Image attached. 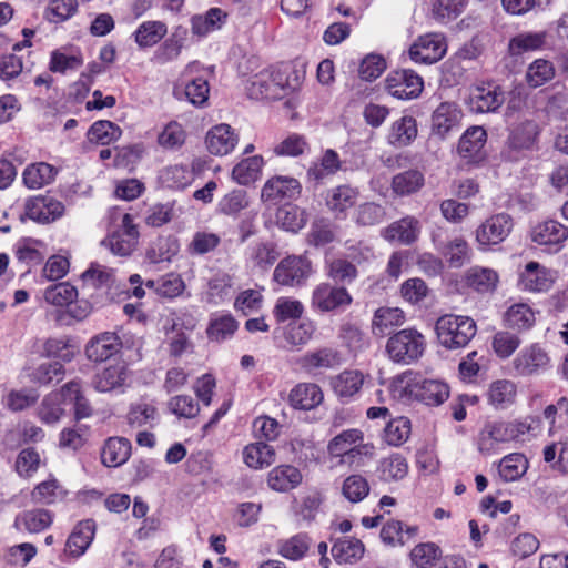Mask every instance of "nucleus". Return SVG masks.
<instances>
[{
  "label": "nucleus",
  "mask_w": 568,
  "mask_h": 568,
  "mask_svg": "<svg viewBox=\"0 0 568 568\" xmlns=\"http://www.w3.org/2000/svg\"><path fill=\"white\" fill-rule=\"evenodd\" d=\"M52 515L45 509H30L18 514L13 527L19 531L38 534L50 527Z\"/></svg>",
  "instance_id": "obj_24"
},
{
  "label": "nucleus",
  "mask_w": 568,
  "mask_h": 568,
  "mask_svg": "<svg viewBox=\"0 0 568 568\" xmlns=\"http://www.w3.org/2000/svg\"><path fill=\"white\" fill-rule=\"evenodd\" d=\"M26 215L40 223H50L62 216L64 205L50 195H40L26 202Z\"/></svg>",
  "instance_id": "obj_12"
},
{
  "label": "nucleus",
  "mask_w": 568,
  "mask_h": 568,
  "mask_svg": "<svg viewBox=\"0 0 568 568\" xmlns=\"http://www.w3.org/2000/svg\"><path fill=\"white\" fill-rule=\"evenodd\" d=\"M389 355H423L426 349L425 336L415 328H405L389 337Z\"/></svg>",
  "instance_id": "obj_11"
},
{
  "label": "nucleus",
  "mask_w": 568,
  "mask_h": 568,
  "mask_svg": "<svg viewBox=\"0 0 568 568\" xmlns=\"http://www.w3.org/2000/svg\"><path fill=\"white\" fill-rule=\"evenodd\" d=\"M95 532V525L92 520L79 523L69 536L64 554L72 558L81 557L91 545Z\"/></svg>",
  "instance_id": "obj_19"
},
{
  "label": "nucleus",
  "mask_w": 568,
  "mask_h": 568,
  "mask_svg": "<svg viewBox=\"0 0 568 568\" xmlns=\"http://www.w3.org/2000/svg\"><path fill=\"white\" fill-rule=\"evenodd\" d=\"M410 432V420L400 416L387 423L384 429V439L390 446H400L409 438Z\"/></svg>",
  "instance_id": "obj_55"
},
{
  "label": "nucleus",
  "mask_w": 568,
  "mask_h": 568,
  "mask_svg": "<svg viewBox=\"0 0 568 568\" xmlns=\"http://www.w3.org/2000/svg\"><path fill=\"white\" fill-rule=\"evenodd\" d=\"M83 64V57L79 51L68 53L64 50H54L51 53L49 70L51 72L65 73L77 70Z\"/></svg>",
  "instance_id": "obj_57"
},
{
  "label": "nucleus",
  "mask_w": 568,
  "mask_h": 568,
  "mask_svg": "<svg viewBox=\"0 0 568 568\" xmlns=\"http://www.w3.org/2000/svg\"><path fill=\"white\" fill-rule=\"evenodd\" d=\"M460 118L462 112L455 103H440L432 116L433 131L443 138L459 124Z\"/></svg>",
  "instance_id": "obj_27"
},
{
  "label": "nucleus",
  "mask_w": 568,
  "mask_h": 568,
  "mask_svg": "<svg viewBox=\"0 0 568 568\" xmlns=\"http://www.w3.org/2000/svg\"><path fill=\"white\" fill-rule=\"evenodd\" d=\"M486 131L481 126L468 129L458 142L457 151L467 162H479L485 158Z\"/></svg>",
  "instance_id": "obj_15"
},
{
  "label": "nucleus",
  "mask_w": 568,
  "mask_h": 568,
  "mask_svg": "<svg viewBox=\"0 0 568 568\" xmlns=\"http://www.w3.org/2000/svg\"><path fill=\"white\" fill-rule=\"evenodd\" d=\"M442 252L453 267H462L470 260L471 255V250L463 237L449 241Z\"/></svg>",
  "instance_id": "obj_61"
},
{
  "label": "nucleus",
  "mask_w": 568,
  "mask_h": 568,
  "mask_svg": "<svg viewBox=\"0 0 568 568\" xmlns=\"http://www.w3.org/2000/svg\"><path fill=\"white\" fill-rule=\"evenodd\" d=\"M465 0H434L432 3V17L440 22L447 23L456 19L464 10Z\"/></svg>",
  "instance_id": "obj_60"
},
{
  "label": "nucleus",
  "mask_w": 568,
  "mask_h": 568,
  "mask_svg": "<svg viewBox=\"0 0 568 568\" xmlns=\"http://www.w3.org/2000/svg\"><path fill=\"white\" fill-rule=\"evenodd\" d=\"M357 275L356 266L345 258H335L327 264V276L336 283L349 284Z\"/></svg>",
  "instance_id": "obj_63"
},
{
  "label": "nucleus",
  "mask_w": 568,
  "mask_h": 568,
  "mask_svg": "<svg viewBox=\"0 0 568 568\" xmlns=\"http://www.w3.org/2000/svg\"><path fill=\"white\" fill-rule=\"evenodd\" d=\"M513 226V219L509 214H494L477 227L476 241L480 246L497 245L506 240Z\"/></svg>",
  "instance_id": "obj_7"
},
{
  "label": "nucleus",
  "mask_w": 568,
  "mask_h": 568,
  "mask_svg": "<svg viewBox=\"0 0 568 568\" xmlns=\"http://www.w3.org/2000/svg\"><path fill=\"white\" fill-rule=\"evenodd\" d=\"M528 469V460L521 454H509L505 456L498 466L500 478L506 481H515L519 479Z\"/></svg>",
  "instance_id": "obj_45"
},
{
  "label": "nucleus",
  "mask_w": 568,
  "mask_h": 568,
  "mask_svg": "<svg viewBox=\"0 0 568 568\" xmlns=\"http://www.w3.org/2000/svg\"><path fill=\"white\" fill-rule=\"evenodd\" d=\"M438 342L447 349L466 346L476 334V323L467 316L446 314L436 321Z\"/></svg>",
  "instance_id": "obj_2"
},
{
  "label": "nucleus",
  "mask_w": 568,
  "mask_h": 568,
  "mask_svg": "<svg viewBox=\"0 0 568 568\" xmlns=\"http://www.w3.org/2000/svg\"><path fill=\"white\" fill-rule=\"evenodd\" d=\"M539 129L535 121H525L518 124L510 133L507 142L509 151L529 150L534 146Z\"/></svg>",
  "instance_id": "obj_37"
},
{
  "label": "nucleus",
  "mask_w": 568,
  "mask_h": 568,
  "mask_svg": "<svg viewBox=\"0 0 568 568\" xmlns=\"http://www.w3.org/2000/svg\"><path fill=\"white\" fill-rule=\"evenodd\" d=\"M353 298L344 286L327 282L320 283L312 292L311 306L322 313L334 312L349 306Z\"/></svg>",
  "instance_id": "obj_4"
},
{
  "label": "nucleus",
  "mask_w": 568,
  "mask_h": 568,
  "mask_svg": "<svg viewBox=\"0 0 568 568\" xmlns=\"http://www.w3.org/2000/svg\"><path fill=\"white\" fill-rule=\"evenodd\" d=\"M341 169L338 154L328 149L322 155L320 162H314L307 170V179L321 183L325 178L335 174Z\"/></svg>",
  "instance_id": "obj_39"
},
{
  "label": "nucleus",
  "mask_w": 568,
  "mask_h": 568,
  "mask_svg": "<svg viewBox=\"0 0 568 568\" xmlns=\"http://www.w3.org/2000/svg\"><path fill=\"white\" fill-rule=\"evenodd\" d=\"M125 419L131 428H152L159 424L160 414L154 402L142 399L141 403L131 405Z\"/></svg>",
  "instance_id": "obj_23"
},
{
  "label": "nucleus",
  "mask_w": 568,
  "mask_h": 568,
  "mask_svg": "<svg viewBox=\"0 0 568 568\" xmlns=\"http://www.w3.org/2000/svg\"><path fill=\"white\" fill-rule=\"evenodd\" d=\"M43 297L51 305L68 306L77 300L78 290L68 282H61L47 287Z\"/></svg>",
  "instance_id": "obj_52"
},
{
  "label": "nucleus",
  "mask_w": 568,
  "mask_h": 568,
  "mask_svg": "<svg viewBox=\"0 0 568 568\" xmlns=\"http://www.w3.org/2000/svg\"><path fill=\"white\" fill-rule=\"evenodd\" d=\"M133 336L123 334L120 337L112 332L101 333L90 339L85 347L87 355H116L121 352L132 351Z\"/></svg>",
  "instance_id": "obj_9"
},
{
  "label": "nucleus",
  "mask_w": 568,
  "mask_h": 568,
  "mask_svg": "<svg viewBox=\"0 0 568 568\" xmlns=\"http://www.w3.org/2000/svg\"><path fill=\"white\" fill-rule=\"evenodd\" d=\"M128 377V369L122 361H115L106 364L100 361L97 367V374L93 379L94 388L98 392H110L124 384Z\"/></svg>",
  "instance_id": "obj_13"
},
{
  "label": "nucleus",
  "mask_w": 568,
  "mask_h": 568,
  "mask_svg": "<svg viewBox=\"0 0 568 568\" xmlns=\"http://www.w3.org/2000/svg\"><path fill=\"white\" fill-rule=\"evenodd\" d=\"M121 129L111 121L101 120L94 122L88 132V139L101 145L110 144L120 139Z\"/></svg>",
  "instance_id": "obj_54"
},
{
  "label": "nucleus",
  "mask_w": 568,
  "mask_h": 568,
  "mask_svg": "<svg viewBox=\"0 0 568 568\" xmlns=\"http://www.w3.org/2000/svg\"><path fill=\"white\" fill-rule=\"evenodd\" d=\"M179 252L178 240L171 236L158 237L146 251V258L153 263L170 262Z\"/></svg>",
  "instance_id": "obj_44"
},
{
  "label": "nucleus",
  "mask_w": 568,
  "mask_h": 568,
  "mask_svg": "<svg viewBox=\"0 0 568 568\" xmlns=\"http://www.w3.org/2000/svg\"><path fill=\"white\" fill-rule=\"evenodd\" d=\"M63 394L67 400V405H73L74 416L77 419L91 416L92 408L77 382L67 383L63 386Z\"/></svg>",
  "instance_id": "obj_50"
},
{
  "label": "nucleus",
  "mask_w": 568,
  "mask_h": 568,
  "mask_svg": "<svg viewBox=\"0 0 568 568\" xmlns=\"http://www.w3.org/2000/svg\"><path fill=\"white\" fill-rule=\"evenodd\" d=\"M446 50L445 37L433 32L418 37L410 45L408 55L415 63L433 64L445 55Z\"/></svg>",
  "instance_id": "obj_5"
},
{
  "label": "nucleus",
  "mask_w": 568,
  "mask_h": 568,
  "mask_svg": "<svg viewBox=\"0 0 568 568\" xmlns=\"http://www.w3.org/2000/svg\"><path fill=\"white\" fill-rule=\"evenodd\" d=\"M568 239V227L555 220L536 225L531 240L539 245H559Z\"/></svg>",
  "instance_id": "obj_28"
},
{
  "label": "nucleus",
  "mask_w": 568,
  "mask_h": 568,
  "mask_svg": "<svg viewBox=\"0 0 568 568\" xmlns=\"http://www.w3.org/2000/svg\"><path fill=\"white\" fill-rule=\"evenodd\" d=\"M465 284L478 292L489 293L493 292L498 283V274L488 267L474 266L465 273Z\"/></svg>",
  "instance_id": "obj_35"
},
{
  "label": "nucleus",
  "mask_w": 568,
  "mask_h": 568,
  "mask_svg": "<svg viewBox=\"0 0 568 568\" xmlns=\"http://www.w3.org/2000/svg\"><path fill=\"white\" fill-rule=\"evenodd\" d=\"M523 290L530 292H542L551 287L552 277L550 272L537 262H529L520 274Z\"/></svg>",
  "instance_id": "obj_22"
},
{
  "label": "nucleus",
  "mask_w": 568,
  "mask_h": 568,
  "mask_svg": "<svg viewBox=\"0 0 568 568\" xmlns=\"http://www.w3.org/2000/svg\"><path fill=\"white\" fill-rule=\"evenodd\" d=\"M363 442V433L359 429H347L335 436L327 446L333 456H344L354 453L356 445Z\"/></svg>",
  "instance_id": "obj_43"
},
{
  "label": "nucleus",
  "mask_w": 568,
  "mask_h": 568,
  "mask_svg": "<svg viewBox=\"0 0 568 568\" xmlns=\"http://www.w3.org/2000/svg\"><path fill=\"white\" fill-rule=\"evenodd\" d=\"M364 375L359 371H344L332 382L335 393L341 398H351L359 392Z\"/></svg>",
  "instance_id": "obj_42"
},
{
  "label": "nucleus",
  "mask_w": 568,
  "mask_h": 568,
  "mask_svg": "<svg viewBox=\"0 0 568 568\" xmlns=\"http://www.w3.org/2000/svg\"><path fill=\"white\" fill-rule=\"evenodd\" d=\"M278 90V98L282 99L288 93L297 90L303 81V74L290 64H282L268 69Z\"/></svg>",
  "instance_id": "obj_32"
},
{
  "label": "nucleus",
  "mask_w": 568,
  "mask_h": 568,
  "mask_svg": "<svg viewBox=\"0 0 568 568\" xmlns=\"http://www.w3.org/2000/svg\"><path fill=\"white\" fill-rule=\"evenodd\" d=\"M168 32L162 21H145L134 32L135 42L141 48H148L161 41Z\"/></svg>",
  "instance_id": "obj_46"
},
{
  "label": "nucleus",
  "mask_w": 568,
  "mask_h": 568,
  "mask_svg": "<svg viewBox=\"0 0 568 568\" xmlns=\"http://www.w3.org/2000/svg\"><path fill=\"white\" fill-rule=\"evenodd\" d=\"M506 422H487L477 437V447L480 453L490 454L500 444L510 442Z\"/></svg>",
  "instance_id": "obj_16"
},
{
  "label": "nucleus",
  "mask_w": 568,
  "mask_h": 568,
  "mask_svg": "<svg viewBox=\"0 0 568 568\" xmlns=\"http://www.w3.org/2000/svg\"><path fill=\"white\" fill-rule=\"evenodd\" d=\"M209 83L202 78L193 79L186 82L182 88H174V94L178 98L184 95L187 101L194 105L204 104L209 98Z\"/></svg>",
  "instance_id": "obj_51"
},
{
  "label": "nucleus",
  "mask_w": 568,
  "mask_h": 568,
  "mask_svg": "<svg viewBox=\"0 0 568 568\" xmlns=\"http://www.w3.org/2000/svg\"><path fill=\"white\" fill-rule=\"evenodd\" d=\"M377 471L382 480L397 481L406 477L408 464L402 455L392 454L379 462Z\"/></svg>",
  "instance_id": "obj_40"
},
{
  "label": "nucleus",
  "mask_w": 568,
  "mask_h": 568,
  "mask_svg": "<svg viewBox=\"0 0 568 568\" xmlns=\"http://www.w3.org/2000/svg\"><path fill=\"white\" fill-rule=\"evenodd\" d=\"M331 552L337 562L352 564L363 557L364 545L355 538H343L334 542Z\"/></svg>",
  "instance_id": "obj_41"
},
{
  "label": "nucleus",
  "mask_w": 568,
  "mask_h": 568,
  "mask_svg": "<svg viewBox=\"0 0 568 568\" xmlns=\"http://www.w3.org/2000/svg\"><path fill=\"white\" fill-rule=\"evenodd\" d=\"M131 442L124 437H110L101 452L102 464L106 467H119L131 456Z\"/></svg>",
  "instance_id": "obj_26"
},
{
  "label": "nucleus",
  "mask_w": 568,
  "mask_h": 568,
  "mask_svg": "<svg viewBox=\"0 0 568 568\" xmlns=\"http://www.w3.org/2000/svg\"><path fill=\"white\" fill-rule=\"evenodd\" d=\"M243 460L250 468L262 469L275 462V450L266 443H252L244 447Z\"/></svg>",
  "instance_id": "obj_34"
},
{
  "label": "nucleus",
  "mask_w": 568,
  "mask_h": 568,
  "mask_svg": "<svg viewBox=\"0 0 568 568\" xmlns=\"http://www.w3.org/2000/svg\"><path fill=\"white\" fill-rule=\"evenodd\" d=\"M517 398L516 385L507 379H499L490 384L487 392L489 405L495 409H507Z\"/></svg>",
  "instance_id": "obj_33"
},
{
  "label": "nucleus",
  "mask_w": 568,
  "mask_h": 568,
  "mask_svg": "<svg viewBox=\"0 0 568 568\" xmlns=\"http://www.w3.org/2000/svg\"><path fill=\"white\" fill-rule=\"evenodd\" d=\"M424 185V175L418 170H408L396 174L392 180V190L404 196L417 192Z\"/></svg>",
  "instance_id": "obj_49"
},
{
  "label": "nucleus",
  "mask_w": 568,
  "mask_h": 568,
  "mask_svg": "<svg viewBox=\"0 0 568 568\" xmlns=\"http://www.w3.org/2000/svg\"><path fill=\"white\" fill-rule=\"evenodd\" d=\"M301 481V471L291 465L277 466L267 476V484L275 491H288L297 487Z\"/></svg>",
  "instance_id": "obj_29"
},
{
  "label": "nucleus",
  "mask_w": 568,
  "mask_h": 568,
  "mask_svg": "<svg viewBox=\"0 0 568 568\" xmlns=\"http://www.w3.org/2000/svg\"><path fill=\"white\" fill-rule=\"evenodd\" d=\"M275 217L283 230L296 233L306 225L308 214L305 209L288 203L277 209Z\"/></svg>",
  "instance_id": "obj_36"
},
{
  "label": "nucleus",
  "mask_w": 568,
  "mask_h": 568,
  "mask_svg": "<svg viewBox=\"0 0 568 568\" xmlns=\"http://www.w3.org/2000/svg\"><path fill=\"white\" fill-rule=\"evenodd\" d=\"M387 92L400 100L417 98L424 88L423 79L412 70H396L385 80Z\"/></svg>",
  "instance_id": "obj_6"
},
{
  "label": "nucleus",
  "mask_w": 568,
  "mask_h": 568,
  "mask_svg": "<svg viewBox=\"0 0 568 568\" xmlns=\"http://www.w3.org/2000/svg\"><path fill=\"white\" fill-rule=\"evenodd\" d=\"M67 400L63 394V386L60 390L47 394L40 403L37 416L45 425H54L61 420L67 413Z\"/></svg>",
  "instance_id": "obj_20"
},
{
  "label": "nucleus",
  "mask_w": 568,
  "mask_h": 568,
  "mask_svg": "<svg viewBox=\"0 0 568 568\" xmlns=\"http://www.w3.org/2000/svg\"><path fill=\"white\" fill-rule=\"evenodd\" d=\"M239 138L229 124L213 126L206 134L205 143L210 153L226 155L237 144Z\"/></svg>",
  "instance_id": "obj_17"
},
{
  "label": "nucleus",
  "mask_w": 568,
  "mask_h": 568,
  "mask_svg": "<svg viewBox=\"0 0 568 568\" xmlns=\"http://www.w3.org/2000/svg\"><path fill=\"white\" fill-rule=\"evenodd\" d=\"M504 102V91L495 84L477 85L468 98V106L475 113L496 112Z\"/></svg>",
  "instance_id": "obj_10"
},
{
  "label": "nucleus",
  "mask_w": 568,
  "mask_h": 568,
  "mask_svg": "<svg viewBox=\"0 0 568 568\" xmlns=\"http://www.w3.org/2000/svg\"><path fill=\"white\" fill-rule=\"evenodd\" d=\"M57 174V170L51 164L39 162L28 165L22 174L23 183L29 189H40L50 184Z\"/></svg>",
  "instance_id": "obj_38"
},
{
  "label": "nucleus",
  "mask_w": 568,
  "mask_h": 568,
  "mask_svg": "<svg viewBox=\"0 0 568 568\" xmlns=\"http://www.w3.org/2000/svg\"><path fill=\"white\" fill-rule=\"evenodd\" d=\"M162 182L171 189H185L193 180V172L186 165H171L161 173Z\"/></svg>",
  "instance_id": "obj_62"
},
{
  "label": "nucleus",
  "mask_w": 568,
  "mask_h": 568,
  "mask_svg": "<svg viewBox=\"0 0 568 568\" xmlns=\"http://www.w3.org/2000/svg\"><path fill=\"white\" fill-rule=\"evenodd\" d=\"M312 274V263L303 255H290L280 261L273 272V281L282 286L303 285Z\"/></svg>",
  "instance_id": "obj_3"
},
{
  "label": "nucleus",
  "mask_w": 568,
  "mask_h": 568,
  "mask_svg": "<svg viewBox=\"0 0 568 568\" xmlns=\"http://www.w3.org/2000/svg\"><path fill=\"white\" fill-rule=\"evenodd\" d=\"M263 164L260 155L244 159L233 168L232 176L239 184L247 185L258 179Z\"/></svg>",
  "instance_id": "obj_48"
},
{
  "label": "nucleus",
  "mask_w": 568,
  "mask_h": 568,
  "mask_svg": "<svg viewBox=\"0 0 568 568\" xmlns=\"http://www.w3.org/2000/svg\"><path fill=\"white\" fill-rule=\"evenodd\" d=\"M394 392L407 400H418L428 406H438L449 397V387L439 379L425 378L419 373L404 372L393 382Z\"/></svg>",
  "instance_id": "obj_1"
},
{
  "label": "nucleus",
  "mask_w": 568,
  "mask_h": 568,
  "mask_svg": "<svg viewBox=\"0 0 568 568\" xmlns=\"http://www.w3.org/2000/svg\"><path fill=\"white\" fill-rule=\"evenodd\" d=\"M420 233V223L414 216H405L389 224L384 231L383 236L389 242H399L405 245L417 241Z\"/></svg>",
  "instance_id": "obj_18"
},
{
  "label": "nucleus",
  "mask_w": 568,
  "mask_h": 568,
  "mask_svg": "<svg viewBox=\"0 0 568 568\" xmlns=\"http://www.w3.org/2000/svg\"><path fill=\"white\" fill-rule=\"evenodd\" d=\"M304 312L303 304L293 297H278L273 308V316L278 323L297 321Z\"/></svg>",
  "instance_id": "obj_58"
},
{
  "label": "nucleus",
  "mask_w": 568,
  "mask_h": 568,
  "mask_svg": "<svg viewBox=\"0 0 568 568\" xmlns=\"http://www.w3.org/2000/svg\"><path fill=\"white\" fill-rule=\"evenodd\" d=\"M278 90L280 89L274 85L271 71L266 69L253 75L246 85L248 97L255 100H277L280 99Z\"/></svg>",
  "instance_id": "obj_31"
},
{
  "label": "nucleus",
  "mask_w": 568,
  "mask_h": 568,
  "mask_svg": "<svg viewBox=\"0 0 568 568\" xmlns=\"http://www.w3.org/2000/svg\"><path fill=\"white\" fill-rule=\"evenodd\" d=\"M542 455L546 463H552L558 457L556 463L558 469L568 473V436H562L557 442L545 446Z\"/></svg>",
  "instance_id": "obj_64"
},
{
  "label": "nucleus",
  "mask_w": 568,
  "mask_h": 568,
  "mask_svg": "<svg viewBox=\"0 0 568 568\" xmlns=\"http://www.w3.org/2000/svg\"><path fill=\"white\" fill-rule=\"evenodd\" d=\"M64 366L60 361L47 359L27 368L30 382L39 385H48L52 382H61L64 377Z\"/></svg>",
  "instance_id": "obj_25"
},
{
  "label": "nucleus",
  "mask_w": 568,
  "mask_h": 568,
  "mask_svg": "<svg viewBox=\"0 0 568 568\" xmlns=\"http://www.w3.org/2000/svg\"><path fill=\"white\" fill-rule=\"evenodd\" d=\"M280 257L277 245L273 242H260L251 248L250 258L254 266L265 271Z\"/></svg>",
  "instance_id": "obj_56"
},
{
  "label": "nucleus",
  "mask_w": 568,
  "mask_h": 568,
  "mask_svg": "<svg viewBox=\"0 0 568 568\" xmlns=\"http://www.w3.org/2000/svg\"><path fill=\"white\" fill-rule=\"evenodd\" d=\"M546 42V32H523L514 37L508 44L511 55H521L528 51L538 50Z\"/></svg>",
  "instance_id": "obj_47"
},
{
  "label": "nucleus",
  "mask_w": 568,
  "mask_h": 568,
  "mask_svg": "<svg viewBox=\"0 0 568 568\" xmlns=\"http://www.w3.org/2000/svg\"><path fill=\"white\" fill-rule=\"evenodd\" d=\"M324 399L320 386L312 383L296 385L290 393L288 400L295 409L310 410L317 407Z\"/></svg>",
  "instance_id": "obj_21"
},
{
  "label": "nucleus",
  "mask_w": 568,
  "mask_h": 568,
  "mask_svg": "<svg viewBox=\"0 0 568 568\" xmlns=\"http://www.w3.org/2000/svg\"><path fill=\"white\" fill-rule=\"evenodd\" d=\"M442 556L440 548L434 542H422L410 551V559L417 568H430Z\"/></svg>",
  "instance_id": "obj_59"
},
{
  "label": "nucleus",
  "mask_w": 568,
  "mask_h": 568,
  "mask_svg": "<svg viewBox=\"0 0 568 568\" xmlns=\"http://www.w3.org/2000/svg\"><path fill=\"white\" fill-rule=\"evenodd\" d=\"M358 197L357 187L343 184L327 191L325 203L328 211L335 217L341 219L346 216V212L356 204Z\"/></svg>",
  "instance_id": "obj_14"
},
{
  "label": "nucleus",
  "mask_w": 568,
  "mask_h": 568,
  "mask_svg": "<svg viewBox=\"0 0 568 568\" xmlns=\"http://www.w3.org/2000/svg\"><path fill=\"white\" fill-rule=\"evenodd\" d=\"M302 185L291 176L275 175L268 179L261 191L263 202L277 203L283 200H295L301 195Z\"/></svg>",
  "instance_id": "obj_8"
},
{
  "label": "nucleus",
  "mask_w": 568,
  "mask_h": 568,
  "mask_svg": "<svg viewBox=\"0 0 568 568\" xmlns=\"http://www.w3.org/2000/svg\"><path fill=\"white\" fill-rule=\"evenodd\" d=\"M405 320V313L399 307H378L372 320V332L384 336L388 329L403 325Z\"/></svg>",
  "instance_id": "obj_30"
},
{
  "label": "nucleus",
  "mask_w": 568,
  "mask_h": 568,
  "mask_svg": "<svg viewBox=\"0 0 568 568\" xmlns=\"http://www.w3.org/2000/svg\"><path fill=\"white\" fill-rule=\"evenodd\" d=\"M417 135L416 120L412 116H403L392 126L389 141L398 146L408 145Z\"/></svg>",
  "instance_id": "obj_53"
}]
</instances>
